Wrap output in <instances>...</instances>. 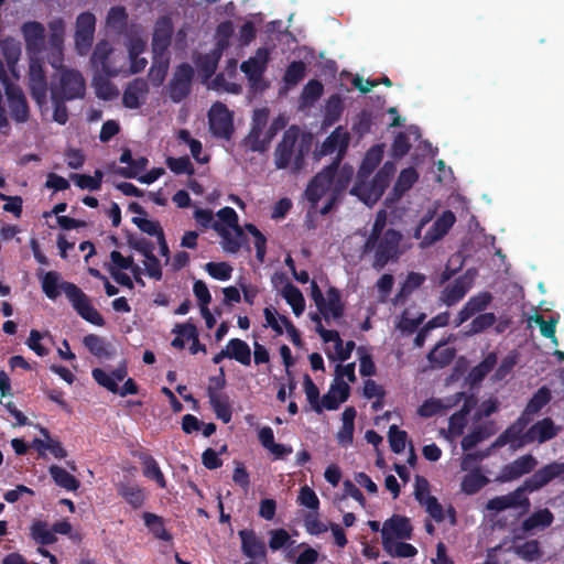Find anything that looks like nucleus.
Returning <instances> with one entry per match:
<instances>
[{
	"label": "nucleus",
	"instance_id": "obj_1",
	"mask_svg": "<svg viewBox=\"0 0 564 564\" xmlns=\"http://www.w3.org/2000/svg\"><path fill=\"white\" fill-rule=\"evenodd\" d=\"M40 281L43 293L50 300H56L61 292H64L75 312L83 319L99 327L105 325V318L97 308L93 306L87 294L75 283L62 280L59 272H44L40 276Z\"/></svg>",
	"mask_w": 564,
	"mask_h": 564
},
{
	"label": "nucleus",
	"instance_id": "obj_2",
	"mask_svg": "<svg viewBox=\"0 0 564 564\" xmlns=\"http://www.w3.org/2000/svg\"><path fill=\"white\" fill-rule=\"evenodd\" d=\"M349 143H316L313 151V159L319 161L326 155L335 154L333 161L308 182L304 195L315 208L319 199L327 193L337 177L341 166L340 163L347 153Z\"/></svg>",
	"mask_w": 564,
	"mask_h": 564
},
{
	"label": "nucleus",
	"instance_id": "obj_3",
	"mask_svg": "<svg viewBox=\"0 0 564 564\" xmlns=\"http://www.w3.org/2000/svg\"><path fill=\"white\" fill-rule=\"evenodd\" d=\"M395 171V164L387 161L371 181H368L369 177L356 175V182L349 191L350 195L358 197L367 206L375 205L388 188Z\"/></svg>",
	"mask_w": 564,
	"mask_h": 564
},
{
	"label": "nucleus",
	"instance_id": "obj_4",
	"mask_svg": "<svg viewBox=\"0 0 564 564\" xmlns=\"http://www.w3.org/2000/svg\"><path fill=\"white\" fill-rule=\"evenodd\" d=\"M402 234L393 228H388L384 235L376 238L372 242L366 239L362 252L364 254L372 253V268L381 271L388 263L397 262L401 256L400 243Z\"/></svg>",
	"mask_w": 564,
	"mask_h": 564
},
{
	"label": "nucleus",
	"instance_id": "obj_5",
	"mask_svg": "<svg viewBox=\"0 0 564 564\" xmlns=\"http://www.w3.org/2000/svg\"><path fill=\"white\" fill-rule=\"evenodd\" d=\"M86 83L76 69H62L57 83L51 85V99L74 100L85 96Z\"/></svg>",
	"mask_w": 564,
	"mask_h": 564
},
{
	"label": "nucleus",
	"instance_id": "obj_6",
	"mask_svg": "<svg viewBox=\"0 0 564 564\" xmlns=\"http://www.w3.org/2000/svg\"><path fill=\"white\" fill-rule=\"evenodd\" d=\"M311 150L312 143H278L274 164L279 170L291 167L293 173H299L303 170L304 159Z\"/></svg>",
	"mask_w": 564,
	"mask_h": 564
},
{
	"label": "nucleus",
	"instance_id": "obj_7",
	"mask_svg": "<svg viewBox=\"0 0 564 564\" xmlns=\"http://www.w3.org/2000/svg\"><path fill=\"white\" fill-rule=\"evenodd\" d=\"M208 124L215 138L229 141L234 133V115L226 105L216 101L208 111Z\"/></svg>",
	"mask_w": 564,
	"mask_h": 564
},
{
	"label": "nucleus",
	"instance_id": "obj_8",
	"mask_svg": "<svg viewBox=\"0 0 564 564\" xmlns=\"http://www.w3.org/2000/svg\"><path fill=\"white\" fill-rule=\"evenodd\" d=\"M28 86L37 105L42 106L46 102L47 78L44 63L39 56H29Z\"/></svg>",
	"mask_w": 564,
	"mask_h": 564
},
{
	"label": "nucleus",
	"instance_id": "obj_9",
	"mask_svg": "<svg viewBox=\"0 0 564 564\" xmlns=\"http://www.w3.org/2000/svg\"><path fill=\"white\" fill-rule=\"evenodd\" d=\"M193 78L194 68L188 63H182L175 68L167 85V94L173 102L178 104L191 94Z\"/></svg>",
	"mask_w": 564,
	"mask_h": 564
},
{
	"label": "nucleus",
	"instance_id": "obj_10",
	"mask_svg": "<svg viewBox=\"0 0 564 564\" xmlns=\"http://www.w3.org/2000/svg\"><path fill=\"white\" fill-rule=\"evenodd\" d=\"M530 421L531 417L520 415L491 444V448H501L509 444L511 449L517 451L527 445L528 442H524V433Z\"/></svg>",
	"mask_w": 564,
	"mask_h": 564
},
{
	"label": "nucleus",
	"instance_id": "obj_11",
	"mask_svg": "<svg viewBox=\"0 0 564 564\" xmlns=\"http://www.w3.org/2000/svg\"><path fill=\"white\" fill-rule=\"evenodd\" d=\"M412 525L410 520L401 516H392L388 519L381 529L382 544L388 553L392 552V538L410 539Z\"/></svg>",
	"mask_w": 564,
	"mask_h": 564
},
{
	"label": "nucleus",
	"instance_id": "obj_12",
	"mask_svg": "<svg viewBox=\"0 0 564 564\" xmlns=\"http://www.w3.org/2000/svg\"><path fill=\"white\" fill-rule=\"evenodd\" d=\"M11 119L24 123L30 119V107L23 90L18 85H7L4 88Z\"/></svg>",
	"mask_w": 564,
	"mask_h": 564
},
{
	"label": "nucleus",
	"instance_id": "obj_13",
	"mask_svg": "<svg viewBox=\"0 0 564 564\" xmlns=\"http://www.w3.org/2000/svg\"><path fill=\"white\" fill-rule=\"evenodd\" d=\"M536 465L538 460L532 454L522 455L513 462L503 465L496 481L503 484L519 479L523 475L532 473Z\"/></svg>",
	"mask_w": 564,
	"mask_h": 564
},
{
	"label": "nucleus",
	"instance_id": "obj_14",
	"mask_svg": "<svg viewBox=\"0 0 564 564\" xmlns=\"http://www.w3.org/2000/svg\"><path fill=\"white\" fill-rule=\"evenodd\" d=\"M21 33L25 42L29 56H39L45 50V28L41 22L26 21L21 25Z\"/></svg>",
	"mask_w": 564,
	"mask_h": 564
},
{
	"label": "nucleus",
	"instance_id": "obj_15",
	"mask_svg": "<svg viewBox=\"0 0 564 564\" xmlns=\"http://www.w3.org/2000/svg\"><path fill=\"white\" fill-rule=\"evenodd\" d=\"M354 174H355V170L350 164L346 163V164L341 165V169H340L337 177L334 178L333 184L330 185V188L327 191V193L330 192V197L326 202V204L321 208L319 213L322 215H327L332 212L334 206L340 199L341 195L348 188V186L354 177Z\"/></svg>",
	"mask_w": 564,
	"mask_h": 564
},
{
	"label": "nucleus",
	"instance_id": "obj_16",
	"mask_svg": "<svg viewBox=\"0 0 564 564\" xmlns=\"http://www.w3.org/2000/svg\"><path fill=\"white\" fill-rule=\"evenodd\" d=\"M417 180L419 173L414 167L410 166L403 169L400 172L391 192L386 197L384 205L387 207H392L394 204H397L404 196V194L412 188Z\"/></svg>",
	"mask_w": 564,
	"mask_h": 564
},
{
	"label": "nucleus",
	"instance_id": "obj_17",
	"mask_svg": "<svg viewBox=\"0 0 564 564\" xmlns=\"http://www.w3.org/2000/svg\"><path fill=\"white\" fill-rule=\"evenodd\" d=\"M173 25L169 18H160L154 25L152 35V53L155 57H164L171 45Z\"/></svg>",
	"mask_w": 564,
	"mask_h": 564
},
{
	"label": "nucleus",
	"instance_id": "obj_18",
	"mask_svg": "<svg viewBox=\"0 0 564 564\" xmlns=\"http://www.w3.org/2000/svg\"><path fill=\"white\" fill-rule=\"evenodd\" d=\"M455 221V214L449 209L444 210L425 232L420 246L425 248L441 240L451 230Z\"/></svg>",
	"mask_w": 564,
	"mask_h": 564
},
{
	"label": "nucleus",
	"instance_id": "obj_19",
	"mask_svg": "<svg viewBox=\"0 0 564 564\" xmlns=\"http://www.w3.org/2000/svg\"><path fill=\"white\" fill-rule=\"evenodd\" d=\"M91 376L99 386L106 388L112 393H118L120 397L137 394L139 392V387L132 378H128L123 386L120 388L112 376H109L105 370L100 368H94Z\"/></svg>",
	"mask_w": 564,
	"mask_h": 564
},
{
	"label": "nucleus",
	"instance_id": "obj_20",
	"mask_svg": "<svg viewBox=\"0 0 564 564\" xmlns=\"http://www.w3.org/2000/svg\"><path fill=\"white\" fill-rule=\"evenodd\" d=\"M241 541V551L245 556L251 560H262L267 557L265 543L259 539L253 530L243 529L238 532Z\"/></svg>",
	"mask_w": 564,
	"mask_h": 564
},
{
	"label": "nucleus",
	"instance_id": "obj_21",
	"mask_svg": "<svg viewBox=\"0 0 564 564\" xmlns=\"http://www.w3.org/2000/svg\"><path fill=\"white\" fill-rule=\"evenodd\" d=\"M148 93V82L143 78H134L123 91L122 104L128 109H138L144 104Z\"/></svg>",
	"mask_w": 564,
	"mask_h": 564
},
{
	"label": "nucleus",
	"instance_id": "obj_22",
	"mask_svg": "<svg viewBox=\"0 0 564 564\" xmlns=\"http://www.w3.org/2000/svg\"><path fill=\"white\" fill-rule=\"evenodd\" d=\"M350 394V387L347 382L339 379H334L329 390L322 398L323 410L334 411L339 405L346 402Z\"/></svg>",
	"mask_w": 564,
	"mask_h": 564
},
{
	"label": "nucleus",
	"instance_id": "obj_23",
	"mask_svg": "<svg viewBox=\"0 0 564 564\" xmlns=\"http://www.w3.org/2000/svg\"><path fill=\"white\" fill-rule=\"evenodd\" d=\"M558 427L555 426L554 422L550 417H544L535 422L524 433V442L528 444L538 442L544 443L552 440L557 435Z\"/></svg>",
	"mask_w": 564,
	"mask_h": 564
},
{
	"label": "nucleus",
	"instance_id": "obj_24",
	"mask_svg": "<svg viewBox=\"0 0 564 564\" xmlns=\"http://www.w3.org/2000/svg\"><path fill=\"white\" fill-rule=\"evenodd\" d=\"M562 474H564V463L553 462L535 470L525 480L536 491Z\"/></svg>",
	"mask_w": 564,
	"mask_h": 564
},
{
	"label": "nucleus",
	"instance_id": "obj_25",
	"mask_svg": "<svg viewBox=\"0 0 564 564\" xmlns=\"http://www.w3.org/2000/svg\"><path fill=\"white\" fill-rule=\"evenodd\" d=\"M213 229L215 231H217L219 234V236L221 237V239H223L221 246L226 252L237 253L240 250L241 245L246 238L243 230L240 226H237V228H232L234 232H231L229 229L225 228L221 224L214 223Z\"/></svg>",
	"mask_w": 564,
	"mask_h": 564
},
{
	"label": "nucleus",
	"instance_id": "obj_26",
	"mask_svg": "<svg viewBox=\"0 0 564 564\" xmlns=\"http://www.w3.org/2000/svg\"><path fill=\"white\" fill-rule=\"evenodd\" d=\"M268 59V50L258 48L256 56L250 57L249 59L241 63L240 69L247 76V78L254 77L257 79V77L263 76L267 68Z\"/></svg>",
	"mask_w": 564,
	"mask_h": 564
},
{
	"label": "nucleus",
	"instance_id": "obj_27",
	"mask_svg": "<svg viewBox=\"0 0 564 564\" xmlns=\"http://www.w3.org/2000/svg\"><path fill=\"white\" fill-rule=\"evenodd\" d=\"M384 145L386 143H375L366 152L357 171V175H360V177H369L373 173L383 159Z\"/></svg>",
	"mask_w": 564,
	"mask_h": 564
},
{
	"label": "nucleus",
	"instance_id": "obj_28",
	"mask_svg": "<svg viewBox=\"0 0 564 564\" xmlns=\"http://www.w3.org/2000/svg\"><path fill=\"white\" fill-rule=\"evenodd\" d=\"M383 118V113H372L368 110H361L354 118L351 130L359 138H362L366 133L371 132L372 128L377 127L379 122H382Z\"/></svg>",
	"mask_w": 564,
	"mask_h": 564
},
{
	"label": "nucleus",
	"instance_id": "obj_29",
	"mask_svg": "<svg viewBox=\"0 0 564 564\" xmlns=\"http://www.w3.org/2000/svg\"><path fill=\"white\" fill-rule=\"evenodd\" d=\"M207 395L210 406L217 419L221 420L224 423H229L232 417V409L229 402V397L225 393L215 392L212 389H207Z\"/></svg>",
	"mask_w": 564,
	"mask_h": 564
},
{
	"label": "nucleus",
	"instance_id": "obj_30",
	"mask_svg": "<svg viewBox=\"0 0 564 564\" xmlns=\"http://www.w3.org/2000/svg\"><path fill=\"white\" fill-rule=\"evenodd\" d=\"M489 482V478L481 473L480 467H476L462 478L460 491L467 496H473L479 492Z\"/></svg>",
	"mask_w": 564,
	"mask_h": 564
},
{
	"label": "nucleus",
	"instance_id": "obj_31",
	"mask_svg": "<svg viewBox=\"0 0 564 564\" xmlns=\"http://www.w3.org/2000/svg\"><path fill=\"white\" fill-rule=\"evenodd\" d=\"M83 344L91 355L98 358L110 359L115 354L112 345L96 334L86 335L83 338Z\"/></svg>",
	"mask_w": 564,
	"mask_h": 564
},
{
	"label": "nucleus",
	"instance_id": "obj_32",
	"mask_svg": "<svg viewBox=\"0 0 564 564\" xmlns=\"http://www.w3.org/2000/svg\"><path fill=\"white\" fill-rule=\"evenodd\" d=\"M469 285L464 276H458L455 281L445 286L442 292V300L448 306L459 302L468 292Z\"/></svg>",
	"mask_w": 564,
	"mask_h": 564
},
{
	"label": "nucleus",
	"instance_id": "obj_33",
	"mask_svg": "<svg viewBox=\"0 0 564 564\" xmlns=\"http://www.w3.org/2000/svg\"><path fill=\"white\" fill-rule=\"evenodd\" d=\"M139 459L141 460L143 476L155 481L160 488H165L166 479L158 462L149 454H141Z\"/></svg>",
	"mask_w": 564,
	"mask_h": 564
},
{
	"label": "nucleus",
	"instance_id": "obj_34",
	"mask_svg": "<svg viewBox=\"0 0 564 564\" xmlns=\"http://www.w3.org/2000/svg\"><path fill=\"white\" fill-rule=\"evenodd\" d=\"M553 520L554 516L547 508L540 509L522 522L521 529L525 533L535 529H545L553 523Z\"/></svg>",
	"mask_w": 564,
	"mask_h": 564
},
{
	"label": "nucleus",
	"instance_id": "obj_35",
	"mask_svg": "<svg viewBox=\"0 0 564 564\" xmlns=\"http://www.w3.org/2000/svg\"><path fill=\"white\" fill-rule=\"evenodd\" d=\"M142 519L144 521V525L155 539L166 542L173 539L172 534L165 529L164 519L161 516L152 512H144L142 514Z\"/></svg>",
	"mask_w": 564,
	"mask_h": 564
},
{
	"label": "nucleus",
	"instance_id": "obj_36",
	"mask_svg": "<svg viewBox=\"0 0 564 564\" xmlns=\"http://www.w3.org/2000/svg\"><path fill=\"white\" fill-rule=\"evenodd\" d=\"M226 349L228 350V358L235 359L243 366H250L251 350L246 341L232 338L228 341Z\"/></svg>",
	"mask_w": 564,
	"mask_h": 564
},
{
	"label": "nucleus",
	"instance_id": "obj_37",
	"mask_svg": "<svg viewBox=\"0 0 564 564\" xmlns=\"http://www.w3.org/2000/svg\"><path fill=\"white\" fill-rule=\"evenodd\" d=\"M551 390L546 386L539 388L527 403L525 409L521 415H524V417H530L532 414H536L551 401Z\"/></svg>",
	"mask_w": 564,
	"mask_h": 564
},
{
	"label": "nucleus",
	"instance_id": "obj_38",
	"mask_svg": "<svg viewBox=\"0 0 564 564\" xmlns=\"http://www.w3.org/2000/svg\"><path fill=\"white\" fill-rule=\"evenodd\" d=\"M30 535L32 540L40 545H51L57 541L53 529L48 527L47 522L36 520L30 527Z\"/></svg>",
	"mask_w": 564,
	"mask_h": 564
},
{
	"label": "nucleus",
	"instance_id": "obj_39",
	"mask_svg": "<svg viewBox=\"0 0 564 564\" xmlns=\"http://www.w3.org/2000/svg\"><path fill=\"white\" fill-rule=\"evenodd\" d=\"M111 47L107 42H99L91 55V63L100 68L107 76H116L117 70H111L108 66L109 55L111 53Z\"/></svg>",
	"mask_w": 564,
	"mask_h": 564
},
{
	"label": "nucleus",
	"instance_id": "obj_40",
	"mask_svg": "<svg viewBox=\"0 0 564 564\" xmlns=\"http://www.w3.org/2000/svg\"><path fill=\"white\" fill-rule=\"evenodd\" d=\"M118 495L133 509L141 508L145 500L143 489L137 485L120 484L118 486Z\"/></svg>",
	"mask_w": 564,
	"mask_h": 564
},
{
	"label": "nucleus",
	"instance_id": "obj_41",
	"mask_svg": "<svg viewBox=\"0 0 564 564\" xmlns=\"http://www.w3.org/2000/svg\"><path fill=\"white\" fill-rule=\"evenodd\" d=\"M48 471L54 482L68 491H76L80 486L75 476L57 465H52Z\"/></svg>",
	"mask_w": 564,
	"mask_h": 564
},
{
	"label": "nucleus",
	"instance_id": "obj_42",
	"mask_svg": "<svg viewBox=\"0 0 564 564\" xmlns=\"http://www.w3.org/2000/svg\"><path fill=\"white\" fill-rule=\"evenodd\" d=\"M282 296L292 307L293 313L300 316L305 310V300L301 290L292 283H286L282 290Z\"/></svg>",
	"mask_w": 564,
	"mask_h": 564
},
{
	"label": "nucleus",
	"instance_id": "obj_43",
	"mask_svg": "<svg viewBox=\"0 0 564 564\" xmlns=\"http://www.w3.org/2000/svg\"><path fill=\"white\" fill-rule=\"evenodd\" d=\"M455 355L454 348L444 347V344L440 343L429 352L427 359L432 365L444 368L454 360Z\"/></svg>",
	"mask_w": 564,
	"mask_h": 564
},
{
	"label": "nucleus",
	"instance_id": "obj_44",
	"mask_svg": "<svg viewBox=\"0 0 564 564\" xmlns=\"http://www.w3.org/2000/svg\"><path fill=\"white\" fill-rule=\"evenodd\" d=\"M0 50L7 65L10 68L14 67L21 56V43L12 36H7L0 41Z\"/></svg>",
	"mask_w": 564,
	"mask_h": 564
},
{
	"label": "nucleus",
	"instance_id": "obj_45",
	"mask_svg": "<svg viewBox=\"0 0 564 564\" xmlns=\"http://www.w3.org/2000/svg\"><path fill=\"white\" fill-rule=\"evenodd\" d=\"M269 115L268 108H260L253 111L251 129L243 141H261L260 137L268 124Z\"/></svg>",
	"mask_w": 564,
	"mask_h": 564
},
{
	"label": "nucleus",
	"instance_id": "obj_46",
	"mask_svg": "<svg viewBox=\"0 0 564 564\" xmlns=\"http://www.w3.org/2000/svg\"><path fill=\"white\" fill-rule=\"evenodd\" d=\"M326 314L327 318L332 316L335 319L343 317L345 306L341 302L340 291L335 286H329L326 292Z\"/></svg>",
	"mask_w": 564,
	"mask_h": 564
},
{
	"label": "nucleus",
	"instance_id": "obj_47",
	"mask_svg": "<svg viewBox=\"0 0 564 564\" xmlns=\"http://www.w3.org/2000/svg\"><path fill=\"white\" fill-rule=\"evenodd\" d=\"M533 491L534 490L531 488V486L527 482V480H524L523 484L516 490L506 495L508 502H510V508H521L523 512H528L531 503L524 494Z\"/></svg>",
	"mask_w": 564,
	"mask_h": 564
},
{
	"label": "nucleus",
	"instance_id": "obj_48",
	"mask_svg": "<svg viewBox=\"0 0 564 564\" xmlns=\"http://www.w3.org/2000/svg\"><path fill=\"white\" fill-rule=\"evenodd\" d=\"M425 318V313H420L416 317H411L409 310H404L401 313L397 328L405 335H411L417 330L419 326L424 322Z\"/></svg>",
	"mask_w": 564,
	"mask_h": 564
},
{
	"label": "nucleus",
	"instance_id": "obj_49",
	"mask_svg": "<svg viewBox=\"0 0 564 564\" xmlns=\"http://www.w3.org/2000/svg\"><path fill=\"white\" fill-rule=\"evenodd\" d=\"M306 75V65L302 61H293L286 67L283 82L288 87L297 85Z\"/></svg>",
	"mask_w": 564,
	"mask_h": 564
},
{
	"label": "nucleus",
	"instance_id": "obj_50",
	"mask_svg": "<svg viewBox=\"0 0 564 564\" xmlns=\"http://www.w3.org/2000/svg\"><path fill=\"white\" fill-rule=\"evenodd\" d=\"M304 392L306 394V399L311 404L313 411L317 414L323 412L322 400L319 401V389L314 383L310 375H304L303 378Z\"/></svg>",
	"mask_w": 564,
	"mask_h": 564
},
{
	"label": "nucleus",
	"instance_id": "obj_51",
	"mask_svg": "<svg viewBox=\"0 0 564 564\" xmlns=\"http://www.w3.org/2000/svg\"><path fill=\"white\" fill-rule=\"evenodd\" d=\"M497 365V355L489 352L477 366L470 370V378L473 381L478 382L495 368Z\"/></svg>",
	"mask_w": 564,
	"mask_h": 564
},
{
	"label": "nucleus",
	"instance_id": "obj_52",
	"mask_svg": "<svg viewBox=\"0 0 564 564\" xmlns=\"http://www.w3.org/2000/svg\"><path fill=\"white\" fill-rule=\"evenodd\" d=\"M514 553L522 560L527 562H533L538 560L541 555L540 543L538 540H530L524 542L521 545H517L514 547Z\"/></svg>",
	"mask_w": 564,
	"mask_h": 564
},
{
	"label": "nucleus",
	"instance_id": "obj_53",
	"mask_svg": "<svg viewBox=\"0 0 564 564\" xmlns=\"http://www.w3.org/2000/svg\"><path fill=\"white\" fill-rule=\"evenodd\" d=\"M490 435L491 433L486 426H476L470 433L463 437L460 442L462 448L464 451H470Z\"/></svg>",
	"mask_w": 564,
	"mask_h": 564
},
{
	"label": "nucleus",
	"instance_id": "obj_54",
	"mask_svg": "<svg viewBox=\"0 0 564 564\" xmlns=\"http://www.w3.org/2000/svg\"><path fill=\"white\" fill-rule=\"evenodd\" d=\"M165 163L167 167L176 175H193L195 172L194 166L187 155L180 158L167 156Z\"/></svg>",
	"mask_w": 564,
	"mask_h": 564
},
{
	"label": "nucleus",
	"instance_id": "obj_55",
	"mask_svg": "<svg viewBox=\"0 0 564 564\" xmlns=\"http://www.w3.org/2000/svg\"><path fill=\"white\" fill-rule=\"evenodd\" d=\"M246 230L254 238L256 258L260 263L264 262L267 252V238L253 224H246Z\"/></svg>",
	"mask_w": 564,
	"mask_h": 564
},
{
	"label": "nucleus",
	"instance_id": "obj_56",
	"mask_svg": "<svg viewBox=\"0 0 564 564\" xmlns=\"http://www.w3.org/2000/svg\"><path fill=\"white\" fill-rule=\"evenodd\" d=\"M390 448L393 453L400 454L405 449L408 434L397 425H391L388 432Z\"/></svg>",
	"mask_w": 564,
	"mask_h": 564
},
{
	"label": "nucleus",
	"instance_id": "obj_57",
	"mask_svg": "<svg viewBox=\"0 0 564 564\" xmlns=\"http://www.w3.org/2000/svg\"><path fill=\"white\" fill-rule=\"evenodd\" d=\"M234 34V24L231 21L220 22L216 28V48L219 52H223L225 48L229 46L230 37Z\"/></svg>",
	"mask_w": 564,
	"mask_h": 564
},
{
	"label": "nucleus",
	"instance_id": "obj_58",
	"mask_svg": "<svg viewBox=\"0 0 564 564\" xmlns=\"http://www.w3.org/2000/svg\"><path fill=\"white\" fill-rule=\"evenodd\" d=\"M163 57H155L153 55V64L150 68L149 76L153 84L161 85L166 76L169 68V59Z\"/></svg>",
	"mask_w": 564,
	"mask_h": 564
},
{
	"label": "nucleus",
	"instance_id": "obj_59",
	"mask_svg": "<svg viewBox=\"0 0 564 564\" xmlns=\"http://www.w3.org/2000/svg\"><path fill=\"white\" fill-rule=\"evenodd\" d=\"M205 269L213 279L219 281L229 280L232 273V268L227 262H208Z\"/></svg>",
	"mask_w": 564,
	"mask_h": 564
},
{
	"label": "nucleus",
	"instance_id": "obj_60",
	"mask_svg": "<svg viewBox=\"0 0 564 564\" xmlns=\"http://www.w3.org/2000/svg\"><path fill=\"white\" fill-rule=\"evenodd\" d=\"M323 84L317 79H310L302 90L301 98L305 104H313L323 95Z\"/></svg>",
	"mask_w": 564,
	"mask_h": 564
},
{
	"label": "nucleus",
	"instance_id": "obj_61",
	"mask_svg": "<svg viewBox=\"0 0 564 564\" xmlns=\"http://www.w3.org/2000/svg\"><path fill=\"white\" fill-rule=\"evenodd\" d=\"M97 97L104 100H112L119 95V90L109 79L99 78L95 82Z\"/></svg>",
	"mask_w": 564,
	"mask_h": 564
},
{
	"label": "nucleus",
	"instance_id": "obj_62",
	"mask_svg": "<svg viewBox=\"0 0 564 564\" xmlns=\"http://www.w3.org/2000/svg\"><path fill=\"white\" fill-rule=\"evenodd\" d=\"M534 323L540 327L543 337L550 338L553 344L557 345L555 336L557 318L551 317L549 321H545L542 315H535Z\"/></svg>",
	"mask_w": 564,
	"mask_h": 564
},
{
	"label": "nucleus",
	"instance_id": "obj_63",
	"mask_svg": "<svg viewBox=\"0 0 564 564\" xmlns=\"http://www.w3.org/2000/svg\"><path fill=\"white\" fill-rule=\"evenodd\" d=\"M127 242L129 247L140 252L144 258L154 252V243L144 237H135L134 235H129Z\"/></svg>",
	"mask_w": 564,
	"mask_h": 564
},
{
	"label": "nucleus",
	"instance_id": "obj_64",
	"mask_svg": "<svg viewBox=\"0 0 564 564\" xmlns=\"http://www.w3.org/2000/svg\"><path fill=\"white\" fill-rule=\"evenodd\" d=\"M496 323V315L494 313H482L477 315L470 323L471 334H479Z\"/></svg>",
	"mask_w": 564,
	"mask_h": 564
}]
</instances>
